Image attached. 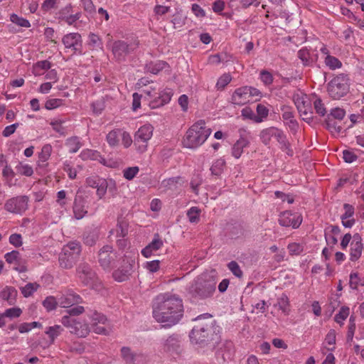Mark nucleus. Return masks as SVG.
Here are the masks:
<instances>
[{"instance_id": "14", "label": "nucleus", "mask_w": 364, "mask_h": 364, "mask_svg": "<svg viewBox=\"0 0 364 364\" xmlns=\"http://www.w3.org/2000/svg\"><path fill=\"white\" fill-rule=\"evenodd\" d=\"M62 43L67 49H70L75 54L82 53V36L78 33L65 34L62 38Z\"/></svg>"}, {"instance_id": "41", "label": "nucleus", "mask_w": 364, "mask_h": 364, "mask_svg": "<svg viewBox=\"0 0 364 364\" xmlns=\"http://www.w3.org/2000/svg\"><path fill=\"white\" fill-rule=\"evenodd\" d=\"M350 313V309L347 306H342L338 313L335 315L334 320L341 326L343 325V321L348 318Z\"/></svg>"}, {"instance_id": "59", "label": "nucleus", "mask_w": 364, "mask_h": 364, "mask_svg": "<svg viewBox=\"0 0 364 364\" xmlns=\"http://www.w3.org/2000/svg\"><path fill=\"white\" fill-rule=\"evenodd\" d=\"M346 115V112L343 109L340 107H335L331 109L330 114L327 117L330 119L333 118L336 119L341 120Z\"/></svg>"}, {"instance_id": "53", "label": "nucleus", "mask_w": 364, "mask_h": 364, "mask_svg": "<svg viewBox=\"0 0 364 364\" xmlns=\"http://www.w3.org/2000/svg\"><path fill=\"white\" fill-rule=\"evenodd\" d=\"M4 258L6 262L17 264L19 262L20 253L16 250H13L5 254Z\"/></svg>"}, {"instance_id": "26", "label": "nucleus", "mask_w": 364, "mask_h": 364, "mask_svg": "<svg viewBox=\"0 0 364 364\" xmlns=\"http://www.w3.org/2000/svg\"><path fill=\"white\" fill-rule=\"evenodd\" d=\"M66 122L65 119L55 118L50 121L49 124L60 136H65L68 134V127L65 126Z\"/></svg>"}, {"instance_id": "27", "label": "nucleus", "mask_w": 364, "mask_h": 364, "mask_svg": "<svg viewBox=\"0 0 364 364\" xmlns=\"http://www.w3.org/2000/svg\"><path fill=\"white\" fill-rule=\"evenodd\" d=\"M105 178L97 176H90L86 178V184L91 188H96V194L100 199L102 198V189Z\"/></svg>"}, {"instance_id": "42", "label": "nucleus", "mask_w": 364, "mask_h": 364, "mask_svg": "<svg viewBox=\"0 0 364 364\" xmlns=\"http://www.w3.org/2000/svg\"><path fill=\"white\" fill-rule=\"evenodd\" d=\"M53 151V147L50 144H46L43 146L41 151L38 154V160L46 162L50 159Z\"/></svg>"}, {"instance_id": "44", "label": "nucleus", "mask_w": 364, "mask_h": 364, "mask_svg": "<svg viewBox=\"0 0 364 364\" xmlns=\"http://www.w3.org/2000/svg\"><path fill=\"white\" fill-rule=\"evenodd\" d=\"M121 130H112L107 135V141L111 146H116L119 144V136H120Z\"/></svg>"}, {"instance_id": "38", "label": "nucleus", "mask_w": 364, "mask_h": 364, "mask_svg": "<svg viewBox=\"0 0 364 364\" xmlns=\"http://www.w3.org/2000/svg\"><path fill=\"white\" fill-rule=\"evenodd\" d=\"M107 190L112 196H114L116 195L117 188L116 183L113 179H105V183L102 189V198L106 194Z\"/></svg>"}, {"instance_id": "19", "label": "nucleus", "mask_w": 364, "mask_h": 364, "mask_svg": "<svg viewBox=\"0 0 364 364\" xmlns=\"http://www.w3.org/2000/svg\"><path fill=\"white\" fill-rule=\"evenodd\" d=\"M302 218L297 214H294L290 211H284L279 218V223L284 227L291 226L294 228H297L301 224Z\"/></svg>"}, {"instance_id": "4", "label": "nucleus", "mask_w": 364, "mask_h": 364, "mask_svg": "<svg viewBox=\"0 0 364 364\" xmlns=\"http://www.w3.org/2000/svg\"><path fill=\"white\" fill-rule=\"evenodd\" d=\"M81 252V247L77 242H70L63 249L59 256V263L64 269H70L75 264Z\"/></svg>"}, {"instance_id": "47", "label": "nucleus", "mask_w": 364, "mask_h": 364, "mask_svg": "<svg viewBox=\"0 0 364 364\" xmlns=\"http://www.w3.org/2000/svg\"><path fill=\"white\" fill-rule=\"evenodd\" d=\"M200 210L198 207H191L187 211V217L191 223H197L200 220Z\"/></svg>"}, {"instance_id": "45", "label": "nucleus", "mask_w": 364, "mask_h": 364, "mask_svg": "<svg viewBox=\"0 0 364 364\" xmlns=\"http://www.w3.org/2000/svg\"><path fill=\"white\" fill-rule=\"evenodd\" d=\"M59 305L58 298L56 299L53 296H47L43 301V306L48 311H53Z\"/></svg>"}, {"instance_id": "40", "label": "nucleus", "mask_w": 364, "mask_h": 364, "mask_svg": "<svg viewBox=\"0 0 364 364\" xmlns=\"http://www.w3.org/2000/svg\"><path fill=\"white\" fill-rule=\"evenodd\" d=\"M63 328L60 325H55L47 328L46 333L50 338V342L53 343L55 339L63 331Z\"/></svg>"}, {"instance_id": "58", "label": "nucleus", "mask_w": 364, "mask_h": 364, "mask_svg": "<svg viewBox=\"0 0 364 364\" xmlns=\"http://www.w3.org/2000/svg\"><path fill=\"white\" fill-rule=\"evenodd\" d=\"M139 168L138 166L129 167V168L124 169L123 176L127 180L130 181V180H132L136 176V175L139 173Z\"/></svg>"}, {"instance_id": "62", "label": "nucleus", "mask_w": 364, "mask_h": 364, "mask_svg": "<svg viewBox=\"0 0 364 364\" xmlns=\"http://www.w3.org/2000/svg\"><path fill=\"white\" fill-rule=\"evenodd\" d=\"M327 129L332 133H340L342 130V127L336 124L335 122L330 119V117H327L326 120Z\"/></svg>"}, {"instance_id": "48", "label": "nucleus", "mask_w": 364, "mask_h": 364, "mask_svg": "<svg viewBox=\"0 0 364 364\" xmlns=\"http://www.w3.org/2000/svg\"><path fill=\"white\" fill-rule=\"evenodd\" d=\"M10 20L12 23L16 24L18 26L24 27V28H29L31 27L30 22L21 16H18L17 14H13L10 16Z\"/></svg>"}, {"instance_id": "25", "label": "nucleus", "mask_w": 364, "mask_h": 364, "mask_svg": "<svg viewBox=\"0 0 364 364\" xmlns=\"http://www.w3.org/2000/svg\"><path fill=\"white\" fill-rule=\"evenodd\" d=\"M297 57L304 66H312L317 60V55L311 54L307 48H302L297 52Z\"/></svg>"}, {"instance_id": "54", "label": "nucleus", "mask_w": 364, "mask_h": 364, "mask_svg": "<svg viewBox=\"0 0 364 364\" xmlns=\"http://www.w3.org/2000/svg\"><path fill=\"white\" fill-rule=\"evenodd\" d=\"M228 269L237 278H241L243 276V272L235 261H231L228 264Z\"/></svg>"}, {"instance_id": "31", "label": "nucleus", "mask_w": 364, "mask_h": 364, "mask_svg": "<svg viewBox=\"0 0 364 364\" xmlns=\"http://www.w3.org/2000/svg\"><path fill=\"white\" fill-rule=\"evenodd\" d=\"M81 16L82 13L78 11L75 14H72L70 16H65L63 21L68 26H73L75 28L79 29L85 24L82 20H80Z\"/></svg>"}, {"instance_id": "43", "label": "nucleus", "mask_w": 364, "mask_h": 364, "mask_svg": "<svg viewBox=\"0 0 364 364\" xmlns=\"http://www.w3.org/2000/svg\"><path fill=\"white\" fill-rule=\"evenodd\" d=\"M349 285L353 289H356L358 286H364V278H360L356 272H352L350 274Z\"/></svg>"}, {"instance_id": "15", "label": "nucleus", "mask_w": 364, "mask_h": 364, "mask_svg": "<svg viewBox=\"0 0 364 364\" xmlns=\"http://www.w3.org/2000/svg\"><path fill=\"white\" fill-rule=\"evenodd\" d=\"M79 279L86 286L92 287L96 279L95 272L87 263H80L76 269Z\"/></svg>"}, {"instance_id": "55", "label": "nucleus", "mask_w": 364, "mask_h": 364, "mask_svg": "<svg viewBox=\"0 0 364 364\" xmlns=\"http://www.w3.org/2000/svg\"><path fill=\"white\" fill-rule=\"evenodd\" d=\"M98 239V235L95 232H86L83 236V240L85 245L92 246Z\"/></svg>"}, {"instance_id": "63", "label": "nucleus", "mask_w": 364, "mask_h": 364, "mask_svg": "<svg viewBox=\"0 0 364 364\" xmlns=\"http://www.w3.org/2000/svg\"><path fill=\"white\" fill-rule=\"evenodd\" d=\"M89 38V45L95 48H102V41L100 38L95 34V33H90L88 36Z\"/></svg>"}, {"instance_id": "39", "label": "nucleus", "mask_w": 364, "mask_h": 364, "mask_svg": "<svg viewBox=\"0 0 364 364\" xmlns=\"http://www.w3.org/2000/svg\"><path fill=\"white\" fill-rule=\"evenodd\" d=\"M225 161L223 159H217L210 167L211 173L214 176H220L224 169Z\"/></svg>"}, {"instance_id": "51", "label": "nucleus", "mask_w": 364, "mask_h": 364, "mask_svg": "<svg viewBox=\"0 0 364 364\" xmlns=\"http://www.w3.org/2000/svg\"><path fill=\"white\" fill-rule=\"evenodd\" d=\"M326 65L331 70H335L341 67L342 63L336 57L328 55L325 58Z\"/></svg>"}, {"instance_id": "33", "label": "nucleus", "mask_w": 364, "mask_h": 364, "mask_svg": "<svg viewBox=\"0 0 364 364\" xmlns=\"http://www.w3.org/2000/svg\"><path fill=\"white\" fill-rule=\"evenodd\" d=\"M51 67V63L48 60L38 61L33 65V73L36 76L42 75L45 71L48 70Z\"/></svg>"}, {"instance_id": "61", "label": "nucleus", "mask_w": 364, "mask_h": 364, "mask_svg": "<svg viewBox=\"0 0 364 364\" xmlns=\"http://www.w3.org/2000/svg\"><path fill=\"white\" fill-rule=\"evenodd\" d=\"M287 249L291 255H298L304 250V247L299 243L293 242L287 246Z\"/></svg>"}, {"instance_id": "13", "label": "nucleus", "mask_w": 364, "mask_h": 364, "mask_svg": "<svg viewBox=\"0 0 364 364\" xmlns=\"http://www.w3.org/2000/svg\"><path fill=\"white\" fill-rule=\"evenodd\" d=\"M162 346L165 352L180 355L183 352L181 336L177 333L169 336L163 341Z\"/></svg>"}, {"instance_id": "29", "label": "nucleus", "mask_w": 364, "mask_h": 364, "mask_svg": "<svg viewBox=\"0 0 364 364\" xmlns=\"http://www.w3.org/2000/svg\"><path fill=\"white\" fill-rule=\"evenodd\" d=\"M363 244L360 238H354L350 243V259L356 261L360 258L363 251Z\"/></svg>"}, {"instance_id": "37", "label": "nucleus", "mask_w": 364, "mask_h": 364, "mask_svg": "<svg viewBox=\"0 0 364 364\" xmlns=\"http://www.w3.org/2000/svg\"><path fill=\"white\" fill-rule=\"evenodd\" d=\"M15 168L17 173L22 176H31L33 173L32 166L29 164H23V162H18Z\"/></svg>"}, {"instance_id": "57", "label": "nucleus", "mask_w": 364, "mask_h": 364, "mask_svg": "<svg viewBox=\"0 0 364 364\" xmlns=\"http://www.w3.org/2000/svg\"><path fill=\"white\" fill-rule=\"evenodd\" d=\"M105 107V102L104 98L99 99L92 103V112L98 115L102 113Z\"/></svg>"}, {"instance_id": "6", "label": "nucleus", "mask_w": 364, "mask_h": 364, "mask_svg": "<svg viewBox=\"0 0 364 364\" xmlns=\"http://www.w3.org/2000/svg\"><path fill=\"white\" fill-rule=\"evenodd\" d=\"M213 336V322L196 326L189 336L191 341L196 344L203 345L210 340Z\"/></svg>"}, {"instance_id": "22", "label": "nucleus", "mask_w": 364, "mask_h": 364, "mask_svg": "<svg viewBox=\"0 0 364 364\" xmlns=\"http://www.w3.org/2000/svg\"><path fill=\"white\" fill-rule=\"evenodd\" d=\"M247 86L236 89L232 95L231 102L236 105H244L250 102V98L247 92Z\"/></svg>"}, {"instance_id": "52", "label": "nucleus", "mask_w": 364, "mask_h": 364, "mask_svg": "<svg viewBox=\"0 0 364 364\" xmlns=\"http://www.w3.org/2000/svg\"><path fill=\"white\" fill-rule=\"evenodd\" d=\"M232 80V77L229 73L222 75L217 81L216 88L218 90H223Z\"/></svg>"}, {"instance_id": "30", "label": "nucleus", "mask_w": 364, "mask_h": 364, "mask_svg": "<svg viewBox=\"0 0 364 364\" xmlns=\"http://www.w3.org/2000/svg\"><path fill=\"white\" fill-rule=\"evenodd\" d=\"M87 213L81 197L77 196L74 200L73 213L77 220L82 219Z\"/></svg>"}, {"instance_id": "18", "label": "nucleus", "mask_w": 364, "mask_h": 364, "mask_svg": "<svg viewBox=\"0 0 364 364\" xmlns=\"http://www.w3.org/2000/svg\"><path fill=\"white\" fill-rule=\"evenodd\" d=\"M134 48L124 41H117L112 44V51L114 58L122 61L126 56L134 50Z\"/></svg>"}, {"instance_id": "36", "label": "nucleus", "mask_w": 364, "mask_h": 364, "mask_svg": "<svg viewBox=\"0 0 364 364\" xmlns=\"http://www.w3.org/2000/svg\"><path fill=\"white\" fill-rule=\"evenodd\" d=\"M179 178H170L162 181L160 188L164 191H175L178 188Z\"/></svg>"}, {"instance_id": "8", "label": "nucleus", "mask_w": 364, "mask_h": 364, "mask_svg": "<svg viewBox=\"0 0 364 364\" xmlns=\"http://www.w3.org/2000/svg\"><path fill=\"white\" fill-rule=\"evenodd\" d=\"M259 136L262 142L265 145L269 144L271 139L273 138L277 141L282 148H287L288 146L286 135L282 129L277 127H270L264 129L260 132Z\"/></svg>"}, {"instance_id": "12", "label": "nucleus", "mask_w": 364, "mask_h": 364, "mask_svg": "<svg viewBox=\"0 0 364 364\" xmlns=\"http://www.w3.org/2000/svg\"><path fill=\"white\" fill-rule=\"evenodd\" d=\"M117 258V254L110 245L103 246L98 253V262L105 270H110Z\"/></svg>"}, {"instance_id": "7", "label": "nucleus", "mask_w": 364, "mask_h": 364, "mask_svg": "<svg viewBox=\"0 0 364 364\" xmlns=\"http://www.w3.org/2000/svg\"><path fill=\"white\" fill-rule=\"evenodd\" d=\"M154 127L149 124L141 126L134 135V145L139 153H144L146 151L148 142L153 135Z\"/></svg>"}, {"instance_id": "21", "label": "nucleus", "mask_w": 364, "mask_h": 364, "mask_svg": "<svg viewBox=\"0 0 364 364\" xmlns=\"http://www.w3.org/2000/svg\"><path fill=\"white\" fill-rule=\"evenodd\" d=\"M343 209L344 213L341 215L342 225L345 228H350L354 225L355 223V220L353 217L355 213V208L352 205L344 203Z\"/></svg>"}, {"instance_id": "60", "label": "nucleus", "mask_w": 364, "mask_h": 364, "mask_svg": "<svg viewBox=\"0 0 364 364\" xmlns=\"http://www.w3.org/2000/svg\"><path fill=\"white\" fill-rule=\"evenodd\" d=\"M22 314V310L18 307H14L7 309L4 312V315L9 318H18Z\"/></svg>"}, {"instance_id": "28", "label": "nucleus", "mask_w": 364, "mask_h": 364, "mask_svg": "<svg viewBox=\"0 0 364 364\" xmlns=\"http://www.w3.org/2000/svg\"><path fill=\"white\" fill-rule=\"evenodd\" d=\"M250 140L247 136H241L233 145L232 154L235 159H239L243 153V149L248 146Z\"/></svg>"}, {"instance_id": "32", "label": "nucleus", "mask_w": 364, "mask_h": 364, "mask_svg": "<svg viewBox=\"0 0 364 364\" xmlns=\"http://www.w3.org/2000/svg\"><path fill=\"white\" fill-rule=\"evenodd\" d=\"M17 295V291L14 287H5L0 294V296L3 300L7 301L9 304H13L15 301L16 296Z\"/></svg>"}, {"instance_id": "50", "label": "nucleus", "mask_w": 364, "mask_h": 364, "mask_svg": "<svg viewBox=\"0 0 364 364\" xmlns=\"http://www.w3.org/2000/svg\"><path fill=\"white\" fill-rule=\"evenodd\" d=\"M90 317L92 326H96L98 323L105 324L107 321V318L103 314L95 311L91 313Z\"/></svg>"}, {"instance_id": "34", "label": "nucleus", "mask_w": 364, "mask_h": 364, "mask_svg": "<svg viewBox=\"0 0 364 364\" xmlns=\"http://www.w3.org/2000/svg\"><path fill=\"white\" fill-rule=\"evenodd\" d=\"M65 146L68 148L70 153H76L82 144L78 136H71L66 139Z\"/></svg>"}, {"instance_id": "64", "label": "nucleus", "mask_w": 364, "mask_h": 364, "mask_svg": "<svg viewBox=\"0 0 364 364\" xmlns=\"http://www.w3.org/2000/svg\"><path fill=\"white\" fill-rule=\"evenodd\" d=\"M279 309H281L283 312H287L289 306V299L287 295L282 294L277 301V304Z\"/></svg>"}, {"instance_id": "46", "label": "nucleus", "mask_w": 364, "mask_h": 364, "mask_svg": "<svg viewBox=\"0 0 364 364\" xmlns=\"http://www.w3.org/2000/svg\"><path fill=\"white\" fill-rule=\"evenodd\" d=\"M257 113L256 115V123H260L266 119L269 114L268 109L262 104H258L257 105Z\"/></svg>"}, {"instance_id": "35", "label": "nucleus", "mask_w": 364, "mask_h": 364, "mask_svg": "<svg viewBox=\"0 0 364 364\" xmlns=\"http://www.w3.org/2000/svg\"><path fill=\"white\" fill-rule=\"evenodd\" d=\"M167 66L168 64L165 61L157 60L147 64L146 68L148 72L156 75Z\"/></svg>"}, {"instance_id": "10", "label": "nucleus", "mask_w": 364, "mask_h": 364, "mask_svg": "<svg viewBox=\"0 0 364 364\" xmlns=\"http://www.w3.org/2000/svg\"><path fill=\"white\" fill-rule=\"evenodd\" d=\"M132 256L126 261L124 259L123 264L114 270L112 273V277L118 282H122L129 279L133 273V268L135 264V255H137L136 251H131Z\"/></svg>"}, {"instance_id": "2", "label": "nucleus", "mask_w": 364, "mask_h": 364, "mask_svg": "<svg viewBox=\"0 0 364 364\" xmlns=\"http://www.w3.org/2000/svg\"><path fill=\"white\" fill-rule=\"evenodd\" d=\"M217 282L215 270L203 272L189 283L188 294L196 301L210 299L216 291Z\"/></svg>"}, {"instance_id": "5", "label": "nucleus", "mask_w": 364, "mask_h": 364, "mask_svg": "<svg viewBox=\"0 0 364 364\" xmlns=\"http://www.w3.org/2000/svg\"><path fill=\"white\" fill-rule=\"evenodd\" d=\"M293 100L302 119L310 122L313 119V111L309 97L299 90L294 94Z\"/></svg>"}, {"instance_id": "16", "label": "nucleus", "mask_w": 364, "mask_h": 364, "mask_svg": "<svg viewBox=\"0 0 364 364\" xmlns=\"http://www.w3.org/2000/svg\"><path fill=\"white\" fill-rule=\"evenodd\" d=\"M28 208V198L26 196H20L12 198L8 200L4 208L10 213L20 214L24 212Z\"/></svg>"}, {"instance_id": "11", "label": "nucleus", "mask_w": 364, "mask_h": 364, "mask_svg": "<svg viewBox=\"0 0 364 364\" xmlns=\"http://www.w3.org/2000/svg\"><path fill=\"white\" fill-rule=\"evenodd\" d=\"M348 85L347 79L343 75L334 77L328 85V92L331 97L338 100L347 93Z\"/></svg>"}, {"instance_id": "1", "label": "nucleus", "mask_w": 364, "mask_h": 364, "mask_svg": "<svg viewBox=\"0 0 364 364\" xmlns=\"http://www.w3.org/2000/svg\"><path fill=\"white\" fill-rule=\"evenodd\" d=\"M182 299L171 293L159 294L154 301L153 316L159 323L171 327L178 323L183 316Z\"/></svg>"}, {"instance_id": "3", "label": "nucleus", "mask_w": 364, "mask_h": 364, "mask_svg": "<svg viewBox=\"0 0 364 364\" xmlns=\"http://www.w3.org/2000/svg\"><path fill=\"white\" fill-rule=\"evenodd\" d=\"M212 130L203 120L194 123L186 132L183 140L185 147L196 149L200 146L210 135Z\"/></svg>"}, {"instance_id": "24", "label": "nucleus", "mask_w": 364, "mask_h": 364, "mask_svg": "<svg viewBox=\"0 0 364 364\" xmlns=\"http://www.w3.org/2000/svg\"><path fill=\"white\" fill-rule=\"evenodd\" d=\"M163 245L164 242L159 237V235L156 234L154 235L152 241L141 250V254L146 258L149 257L154 252L161 249Z\"/></svg>"}, {"instance_id": "23", "label": "nucleus", "mask_w": 364, "mask_h": 364, "mask_svg": "<svg viewBox=\"0 0 364 364\" xmlns=\"http://www.w3.org/2000/svg\"><path fill=\"white\" fill-rule=\"evenodd\" d=\"M173 95V91L170 88H165L160 91L159 96L151 102V108H156L168 104Z\"/></svg>"}, {"instance_id": "17", "label": "nucleus", "mask_w": 364, "mask_h": 364, "mask_svg": "<svg viewBox=\"0 0 364 364\" xmlns=\"http://www.w3.org/2000/svg\"><path fill=\"white\" fill-rule=\"evenodd\" d=\"M121 357L126 364L146 363V356L132 350L129 347L124 346L120 350Z\"/></svg>"}, {"instance_id": "20", "label": "nucleus", "mask_w": 364, "mask_h": 364, "mask_svg": "<svg viewBox=\"0 0 364 364\" xmlns=\"http://www.w3.org/2000/svg\"><path fill=\"white\" fill-rule=\"evenodd\" d=\"M82 301V299L80 296L71 290L66 291L58 297L59 306L62 308H69Z\"/></svg>"}, {"instance_id": "56", "label": "nucleus", "mask_w": 364, "mask_h": 364, "mask_svg": "<svg viewBox=\"0 0 364 364\" xmlns=\"http://www.w3.org/2000/svg\"><path fill=\"white\" fill-rule=\"evenodd\" d=\"M313 103L316 112L320 116H325L326 114V109L322 100L320 98H316Z\"/></svg>"}, {"instance_id": "49", "label": "nucleus", "mask_w": 364, "mask_h": 364, "mask_svg": "<svg viewBox=\"0 0 364 364\" xmlns=\"http://www.w3.org/2000/svg\"><path fill=\"white\" fill-rule=\"evenodd\" d=\"M38 287L39 285L37 283H28L21 288V291L24 297H28L31 296Z\"/></svg>"}, {"instance_id": "9", "label": "nucleus", "mask_w": 364, "mask_h": 364, "mask_svg": "<svg viewBox=\"0 0 364 364\" xmlns=\"http://www.w3.org/2000/svg\"><path fill=\"white\" fill-rule=\"evenodd\" d=\"M62 324L70 329V332L78 337H85L90 332L87 323L70 316H63L61 318Z\"/></svg>"}]
</instances>
